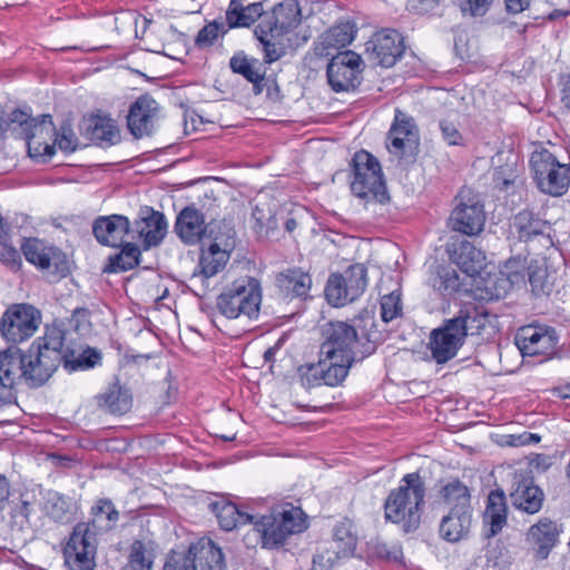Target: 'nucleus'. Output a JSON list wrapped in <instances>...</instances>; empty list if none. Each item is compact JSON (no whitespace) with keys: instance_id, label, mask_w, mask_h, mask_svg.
Masks as SVG:
<instances>
[{"instance_id":"nucleus-1","label":"nucleus","mask_w":570,"mask_h":570,"mask_svg":"<svg viewBox=\"0 0 570 570\" xmlns=\"http://www.w3.org/2000/svg\"><path fill=\"white\" fill-rule=\"evenodd\" d=\"M92 519L78 522L63 549L66 563L72 570H94L97 552V535L111 530L119 513L108 499H100L91 508Z\"/></svg>"},{"instance_id":"nucleus-2","label":"nucleus","mask_w":570,"mask_h":570,"mask_svg":"<svg viewBox=\"0 0 570 570\" xmlns=\"http://www.w3.org/2000/svg\"><path fill=\"white\" fill-rule=\"evenodd\" d=\"M425 494V483L419 472L405 474L385 499V519L400 524L405 532L416 530L421 523Z\"/></svg>"},{"instance_id":"nucleus-3","label":"nucleus","mask_w":570,"mask_h":570,"mask_svg":"<svg viewBox=\"0 0 570 570\" xmlns=\"http://www.w3.org/2000/svg\"><path fill=\"white\" fill-rule=\"evenodd\" d=\"M65 333L59 327H48L43 336L36 338L23 353L24 384L42 386L66 357Z\"/></svg>"},{"instance_id":"nucleus-4","label":"nucleus","mask_w":570,"mask_h":570,"mask_svg":"<svg viewBox=\"0 0 570 570\" xmlns=\"http://www.w3.org/2000/svg\"><path fill=\"white\" fill-rule=\"evenodd\" d=\"M250 524L262 548L267 550L282 548L292 535L307 528L303 510L291 503L273 507L262 515L253 514Z\"/></svg>"},{"instance_id":"nucleus-5","label":"nucleus","mask_w":570,"mask_h":570,"mask_svg":"<svg viewBox=\"0 0 570 570\" xmlns=\"http://www.w3.org/2000/svg\"><path fill=\"white\" fill-rule=\"evenodd\" d=\"M485 317L476 309L460 311L456 316L445 320L434 328L429 337L431 358L436 364H445L458 355L469 333L484 326Z\"/></svg>"},{"instance_id":"nucleus-6","label":"nucleus","mask_w":570,"mask_h":570,"mask_svg":"<svg viewBox=\"0 0 570 570\" xmlns=\"http://www.w3.org/2000/svg\"><path fill=\"white\" fill-rule=\"evenodd\" d=\"M262 303V286L258 279L245 276L236 279L216 299V307L229 320L246 316L258 317Z\"/></svg>"},{"instance_id":"nucleus-7","label":"nucleus","mask_w":570,"mask_h":570,"mask_svg":"<svg viewBox=\"0 0 570 570\" xmlns=\"http://www.w3.org/2000/svg\"><path fill=\"white\" fill-rule=\"evenodd\" d=\"M353 195L365 203L385 204L390 200L383 173L379 160L368 151L360 150L354 154L351 163Z\"/></svg>"},{"instance_id":"nucleus-8","label":"nucleus","mask_w":570,"mask_h":570,"mask_svg":"<svg viewBox=\"0 0 570 570\" xmlns=\"http://www.w3.org/2000/svg\"><path fill=\"white\" fill-rule=\"evenodd\" d=\"M375 347L370 343H360L355 330L348 323L336 321L324 326L320 352L327 357H337L341 362L356 363L373 354Z\"/></svg>"},{"instance_id":"nucleus-9","label":"nucleus","mask_w":570,"mask_h":570,"mask_svg":"<svg viewBox=\"0 0 570 570\" xmlns=\"http://www.w3.org/2000/svg\"><path fill=\"white\" fill-rule=\"evenodd\" d=\"M530 165L534 179L541 191L552 195H563L570 184V168L560 164L547 149L532 153Z\"/></svg>"},{"instance_id":"nucleus-10","label":"nucleus","mask_w":570,"mask_h":570,"mask_svg":"<svg viewBox=\"0 0 570 570\" xmlns=\"http://www.w3.org/2000/svg\"><path fill=\"white\" fill-rule=\"evenodd\" d=\"M367 287V269L354 264L343 273L332 274L325 286V296L333 306H344L357 299Z\"/></svg>"},{"instance_id":"nucleus-11","label":"nucleus","mask_w":570,"mask_h":570,"mask_svg":"<svg viewBox=\"0 0 570 570\" xmlns=\"http://www.w3.org/2000/svg\"><path fill=\"white\" fill-rule=\"evenodd\" d=\"M41 323V313L30 304H12L2 314L0 333L12 344L29 340Z\"/></svg>"},{"instance_id":"nucleus-12","label":"nucleus","mask_w":570,"mask_h":570,"mask_svg":"<svg viewBox=\"0 0 570 570\" xmlns=\"http://www.w3.org/2000/svg\"><path fill=\"white\" fill-rule=\"evenodd\" d=\"M364 63L361 56L352 50L333 56L326 68L328 85L335 92L354 90L362 80Z\"/></svg>"},{"instance_id":"nucleus-13","label":"nucleus","mask_w":570,"mask_h":570,"mask_svg":"<svg viewBox=\"0 0 570 570\" xmlns=\"http://www.w3.org/2000/svg\"><path fill=\"white\" fill-rule=\"evenodd\" d=\"M317 363H309L299 367L302 384L306 387L326 385L336 387L342 385L354 364L353 362H341L337 357H327L318 353Z\"/></svg>"},{"instance_id":"nucleus-14","label":"nucleus","mask_w":570,"mask_h":570,"mask_svg":"<svg viewBox=\"0 0 570 570\" xmlns=\"http://www.w3.org/2000/svg\"><path fill=\"white\" fill-rule=\"evenodd\" d=\"M404 50V39L394 29H382L365 43L367 59L383 68L393 67L401 59Z\"/></svg>"},{"instance_id":"nucleus-15","label":"nucleus","mask_w":570,"mask_h":570,"mask_svg":"<svg viewBox=\"0 0 570 570\" xmlns=\"http://www.w3.org/2000/svg\"><path fill=\"white\" fill-rule=\"evenodd\" d=\"M514 340L522 356H542L543 360L554 353L558 344L556 330L539 325L521 327Z\"/></svg>"},{"instance_id":"nucleus-16","label":"nucleus","mask_w":570,"mask_h":570,"mask_svg":"<svg viewBox=\"0 0 570 570\" xmlns=\"http://www.w3.org/2000/svg\"><path fill=\"white\" fill-rule=\"evenodd\" d=\"M168 224L161 212L141 207L138 218L131 224V236L141 239L146 249L158 246L167 235Z\"/></svg>"},{"instance_id":"nucleus-17","label":"nucleus","mask_w":570,"mask_h":570,"mask_svg":"<svg viewBox=\"0 0 570 570\" xmlns=\"http://www.w3.org/2000/svg\"><path fill=\"white\" fill-rule=\"evenodd\" d=\"M459 197L460 202L450 216L452 229L469 236L479 234L485 223L483 205L473 198L464 200V191H461Z\"/></svg>"},{"instance_id":"nucleus-18","label":"nucleus","mask_w":570,"mask_h":570,"mask_svg":"<svg viewBox=\"0 0 570 570\" xmlns=\"http://www.w3.org/2000/svg\"><path fill=\"white\" fill-rule=\"evenodd\" d=\"M92 234L102 246L120 247L125 236L131 235V223L127 216L119 214L98 216L92 223Z\"/></svg>"},{"instance_id":"nucleus-19","label":"nucleus","mask_w":570,"mask_h":570,"mask_svg":"<svg viewBox=\"0 0 570 570\" xmlns=\"http://www.w3.org/2000/svg\"><path fill=\"white\" fill-rule=\"evenodd\" d=\"M158 116V104L148 95L138 97L130 106L127 126L136 138L151 134Z\"/></svg>"},{"instance_id":"nucleus-20","label":"nucleus","mask_w":570,"mask_h":570,"mask_svg":"<svg viewBox=\"0 0 570 570\" xmlns=\"http://www.w3.org/2000/svg\"><path fill=\"white\" fill-rule=\"evenodd\" d=\"M416 142L417 130L413 118L397 109L386 141L389 151L403 157L407 150H413Z\"/></svg>"},{"instance_id":"nucleus-21","label":"nucleus","mask_w":570,"mask_h":570,"mask_svg":"<svg viewBox=\"0 0 570 570\" xmlns=\"http://www.w3.org/2000/svg\"><path fill=\"white\" fill-rule=\"evenodd\" d=\"M21 250L26 259L41 271H48L52 265L61 274H65L67 269L61 267V265H66L62 252L38 238L26 239L21 245Z\"/></svg>"},{"instance_id":"nucleus-22","label":"nucleus","mask_w":570,"mask_h":570,"mask_svg":"<svg viewBox=\"0 0 570 570\" xmlns=\"http://www.w3.org/2000/svg\"><path fill=\"white\" fill-rule=\"evenodd\" d=\"M510 500L515 509L535 514L543 505L544 493L531 478H515L510 491Z\"/></svg>"},{"instance_id":"nucleus-23","label":"nucleus","mask_w":570,"mask_h":570,"mask_svg":"<svg viewBox=\"0 0 570 570\" xmlns=\"http://www.w3.org/2000/svg\"><path fill=\"white\" fill-rule=\"evenodd\" d=\"M174 230L185 245L198 244L207 233L204 214L194 206L183 208L176 217Z\"/></svg>"},{"instance_id":"nucleus-24","label":"nucleus","mask_w":570,"mask_h":570,"mask_svg":"<svg viewBox=\"0 0 570 570\" xmlns=\"http://www.w3.org/2000/svg\"><path fill=\"white\" fill-rule=\"evenodd\" d=\"M508 522V504L503 490L490 491L483 512L484 537L490 539L499 534Z\"/></svg>"},{"instance_id":"nucleus-25","label":"nucleus","mask_w":570,"mask_h":570,"mask_svg":"<svg viewBox=\"0 0 570 570\" xmlns=\"http://www.w3.org/2000/svg\"><path fill=\"white\" fill-rule=\"evenodd\" d=\"M275 284L283 299H305L309 295L312 277L301 268H287L276 275Z\"/></svg>"},{"instance_id":"nucleus-26","label":"nucleus","mask_w":570,"mask_h":570,"mask_svg":"<svg viewBox=\"0 0 570 570\" xmlns=\"http://www.w3.org/2000/svg\"><path fill=\"white\" fill-rule=\"evenodd\" d=\"M191 570H224L222 549L213 540L202 538L189 547Z\"/></svg>"},{"instance_id":"nucleus-27","label":"nucleus","mask_w":570,"mask_h":570,"mask_svg":"<svg viewBox=\"0 0 570 570\" xmlns=\"http://www.w3.org/2000/svg\"><path fill=\"white\" fill-rule=\"evenodd\" d=\"M561 528L552 520L543 518L533 524L528 531V540L537 546L535 556L540 560H544L551 550L559 542Z\"/></svg>"},{"instance_id":"nucleus-28","label":"nucleus","mask_w":570,"mask_h":570,"mask_svg":"<svg viewBox=\"0 0 570 570\" xmlns=\"http://www.w3.org/2000/svg\"><path fill=\"white\" fill-rule=\"evenodd\" d=\"M85 135L90 141L102 148L114 146L121 139L116 121L101 115H95L88 119Z\"/></svg>"},{"instance_id":"nucleus-29","label":"nucleus","mask_w":570,"mask_h":570,"mask_svg":"<svg viewBox=\"0 0 570 570\" xmlns=\"http://www.w3.org/2000/svg\"><path fill=\"white\" fill-rule=\"evenodd\" d=\"M23 352L9 347L0 353V382L16 394V386L24 383Z\"/></svg>"},{"instance_id":"nucleus-30","label":"nucleus","mask_w":570,"mask_h":570,"mask_svg":"<svg viewBox=\"0 0 570 570\" xmlns=\"http://www.w3.org/2000/svg\"><path fill=\"white\" fill-rule=\"evenodd\" d=\"M472 523L471 510L451 509L443 517L440 524V534L448 542H459L468 538Z\"/></svg>"},{"instance_id":"nucleus-31","label":"nucleus","mask_w":570,"mask_h":570,"mask_svg":"<svg viewBox=\"0 0 570 570\" xmlns=\"http://www.w3.org/2000/svg\"><path fill=\"white\" fill-rule=\"evenodd\" d=\"M209 510L216 515L219 527L232 531L242 524H250L253 514L240 511L237 505L225 497H218L209 502Z\"/></svg>"},{"instance_id":"nucleus-32","label":"nucleus","mask_w":570,"mask_h":570,"mask_svg":"<svg viewBox=\"0 0 570 570\" xmlns=\"http://www.w3.org/2000/svg\"><path fill=\"white\" fill-rule=\"evenodd\" d=\"M259 23L272 27L275 35L284 36L301 23V10L293 2L277 4L272 16L264 18Z\"/></svg>"},{"instance_id":"nucleus-33","label":"nucleus","mask_w":570,"mask_h":570,"mask_svg":"<svg viewBox=\"0 0 570 570\" xmlns=\"http://www.w3.org/2000/svg\"><path fill=\"white\" fill-rule=\"evenodd\" d=\"M6 120L8 122V130L17 132L20 138L30 130H37L40 135L43 132L50 135L53 131V124L50 115H42L41 120H38L23 110L16 109Z\"/></svg>"},{"instance_id":"nucleus-34","label":"nucleus","mask_w":570,"mask_h":570,"mask_svg":"<svg viewBox=\"0 0 570 570\" xmlns=\"http://www.w3.org/2000/svg\"><path fill=\"white\" fill-rule=\"evenodd\" d=\"M254 33L262 46L266 63L271 65L285 56L286 46L283 42V36L275 35L272 27L266 23H258Z\"/></svg>"},{"instance_id":"nucleus-35","label":"nucleus","mask_w":570,"mask_h":570,"mask_svg":"<svg viewBox=\"0 0 570 570\" xmlns=\"http://www.w3.org/2000/svg\"><path fill=\"white\" fill-rule=\"evenodd\" d=\"M452 257L460 269L470 276L478 274L485 261L484 253L468 240L460 243Z\"/></svg>"},{"instance_id":"nucleus-36","label":"nucleus","mask_w":570,"mask_h":570,"mask_svg":"<svg viewBox=\"0 0 570 570\" xmlns=\"http://www.w3.org/2000/svg\"><path fill=\"white\" fill-rule=\"evenodd\" d=\"M262 13L263 7L261 2L243 6L239 0H230L228 9L226 10V21L228 28L249 27Z\"/></svg>"},{"instance_id":"nucleus-37","label":"nucleus","mask_w":570,"mask_h":570,"mask_svg":"<svg viewBox=\"0 0 570 570\" xmlns=\"http://www.w3.org/2000/svg\"><path fill=\"white\" fill-rule=\"evenodd\" d=\"M229 261V252L222 249L217 243L203 248L199 255V275L209 278L224 269Z\"/></svg>"},{"instance_id":"nucleus-38","label":"nucleus","mask_w":570,"mask_h":570,"mask_svg":"<svg viewBox=\"0 0 570 570\" xmlns=\"http://www.w3.org/2000/svg\"><path fill=\"white\" fill-rule=\"evenodd\" d=\"M100 409L111 414H124L131 407V395L127 389L118 384L110 386L105 393L97 396Z\"/></svg>"},{"instance_id":"nucleus-39","label":"nucleus","mask_w":570,"mask_h":570,"mask_svg":"<svg viewBox=\"0 0 570 570\" xmlns=\"http://www.w3.org/2000/svg\"><path fill=\"white\" fill-rule=\"evenodd\" d=\"M330 546L336 548L341 553L351 557L357 546V533L352 520L344 518L333 528Z\"/></svg>"},{"instance_id":"nucleus-40","label":"nucleus","mask_w":570,"mask_h":570,"mask_svg":"<svg viewBox=\"0 0 570 570\" xmlns=\"http://www.w3.org/2000/svg\"><path fill=\"white\" fill-rule=\"evenodd\" d=\"M256 59L249 60L243 52L234 55L229 60V67L234 73L242 75L247 81L253 83L255 95L263 91L262 81L264 73L257 68Z\"/></svg>"},{"instance_id":"nucleus-41","label":"nucleus","mask_w":570,"mask_h":570,"mask_svg":"<svg viewBox=\"0 0 570 570\" xmlns=\"http://www.w3.org/2000/svg\"><path fill=\"white\" fill-rule=\"evenodd\" d=\"M154 558L153 541L135 540L130 546L128 561L124 570H151Z\"/></svg>"},{"instance_id":"nucleus-42","label":"nucleus","mask_w":570,"mask_h":570,"mask_svg":"<svg viewBox=\"0 0 570 570\" xmlns=\"http://www.w3.org/2000/svg\"><path fill=\"white\" fill-rule=\"evenodd\" d=\"M140 249L134 243H126L119 253L109 256L105 267L107 273L127 272L139 264Z\"/></svg>"},{"instance_id":"nucleus-43","label":"nucleus","mask_w":570,"mask_h":570,"mask_svg":"<svg viewBox=\"0 0 570 570\" xmlns=\"http://www.w3.org/2000/svg\"><path fill=\"white\" fill-rule=\"evenodd\" d=\"M513 226L520 239L529 240L534 236L542 235L547 228V223L531 210L524 209L514 216Z\"/></svg>"},{"instance_id":"nucleus-44","label":"nucleus","mask_w":570,"mask_h":570,"mask_svg":"<svg viewBox=\"0 0 570 570\" xmlns=\"http://www.w3.org/2000/svg\"><path fill=\"white\" fill-rule=\"evenodd\" d=\"M354 39V30L350 23H340L331 27L320 37V45L326 55L330 49H340L348 46Z\"/></svg>"},{"instance_id":"nucleus-45","label":"nucleus","mask_w":570,"mask_h":570,"mask_svg":"<svg viewBox=\"0 0 570 570\" xmlns=\"http://www.w3.org/2000/svg\"><path fill=\"white\" fill-rule=\"evenodd\" d=\"M428 284L442 297L451 296L460 286L456 272L449 267H438L429 277Z\"/></svg>"},{"instance_id":"nucleus-46","label":"nucleus","mask_w":570,"mask_h":570,"mask_svg":"<svg viewBox=\"0 0 570 570\" xmlns=\"http://www.w3.org/2000/svg\"><path fill=\"white\" fill-rule=\"evenodd\" d=\"M355 330L360 343H370L375 346L380 340V333L376 330L375 315L373 311L363 309L350 324Z\"/></svg>"},{"instance_id":"nucleus-47","label":"nucleus","mask_w":570,"mask_h":570,"mask_svg":"<svg viewBox=\"0 0 570 570\" xmlns=\"http://www.w3.org/2000/svg\"><path fill=\"white\" fill-rule=\"evenodd\" d=\"M47 514L56 522L67 523L73 517V503L70 498L49 492L46 500Z\"/></svg>"},{"instance_id":"nucleus-48","label":"nucleus","mask_w":570,"mask_h":570,"mask_svg":"<svg viewBox=\"0 0 570 570\" xmlns=\"http://www.w3.org/2000/svg\"><path fill=\"white\" fill-rule=\"evenodd\" d=\"M55 130L47 135L43 132L40 135L37 130H30L29 132H26L21 138L26 140L28 154L31 158H42L43 161H46L48 158L52 157L55 155V145L49 144L46 141V137L53 136Z\"/></svg>"},{"instance_id":"nucleus-49","label":"nucleus","mask_w":570,"mask_h":570,"mask_svg":"<svg viewBox=\"0 0 570 570\" xmlns=\"http://www.w3.org/2000/svg\"><path fill=\"white\" fill-rule=\"evenodd\" d=\"M443 500L452 505V509L471 510L470 492L468 487L459 480H453L441 490Z\"/></svg>"},{"instance_id":"nucleus-50","label":"nucleus","mask_w":570,"mask_h":570,"mask_svg":"<svg viewBox=\"0 0 570 570\" xmlns=\"http://www.w3.org/2000/svg\"><path fill=\"white\" fill-rule=\"evenodd\" d=\"M530 261L528 257L515 256L505 262L500 274L511 286H521L527 283V272Z\"/></svg>"},{"instance_id":"nucleus-51","label":"nucleus","mask_w":570,"mask_h":570,"mask_svg":"<svg viewBox=\"0 0 570 570\" xmlns=\"http://www.w3.org/2000/svg\"><path fill=\"white\" fill-rule=\"evenodd\" d=\"M343 558H347V556L326 543L314 554L311 570H333Z\"/></svg>"},{"instance_id":"nucleus-52","label":"nucleus","mask_w":570,"mask_h":570,"mask_svg":"<svg viewBox=\"0 0 570 570\" xmlns=\"http://www.w3.org/2000/svg\"><path fill=\"white\" fill-rule=\"evenodd\" d=\"M101 360V353L92 347H87L83 350L79 356L75 360H69L68 354L66 353V357L62 360L65 362V366L75 371V370H88L97 365Z\"/></svg>"},{"instance_id":"nucleus-53","label":"nucleus","mask_w":570,"mask_h":570,"mask_svg":"<svg viewBox=\"0 0 570 570\" xmlns=\"http://www.w3.org/2000/svg\"><path fill=\"white\" fill-rule=\"evenodd\" d=\"M547 269L539 261L530 259L527 279L531 285V291L535 295L544 292L547 285Z\"/></svg>"},{"instance_id":"nucleus-54","label":"nucleus","mask_w":570,"mask_h":570,"mask_svg":"<svg viewBox=\"0 0 570 570\" xmlns=\"http://www.w3.org/2000/svg\"><path fill=\"white\" fill-rule=\"evenodd\" d=\"M226 31L227 29L223 22H209L198 31L195 43L198 48L210 47L218 37L225 35Z\"/></svg>"},{"instance_id":"nucleus-55","label":"nucleus","mask_w":570,"mask_h":570,"mask_svg":"<svg viewBox=\"0 0 570 570\" xmlns=\"http://www.w3.org/2000/svg\"><path fill=\"white\" fill-rule=\"evenodd\" d=\"M439 128L442 134V139L449 146H462L464 144V138L454 120L442 118L439 120Z\"/></svg>"},{"instance_id":"nucleus-56","label":"nucleus","mask_w":570,"mask_h":570,"mask_svg":"<svg viewBox=\"0 0 570 570\" xmlns=\"http://www.w3.org/2000/svg\"><path fill=\"white\" fill-rule=\"evenodd\" d=\"M401 311L402 307L399 294L393 292L381 298V317L383 322L387 323L393 321L401 314Z\"/></svg>"},{"instance_id":"nucleus-57","label":"nucleus","mask_w":570,"mask_h":570,"mask_svg":"<svg viewBox=\"0 0 570 570\" xmlns=\"http://www.w3.org/2000/svg\"><path fill=\"white\" fill-rule=\"evenodd\" d=\"M253 218L256 223V228L258 232L264 230L267 234L269 230H273L277 227L275 214L271 209L261 207L259 204H257L253 209Z\"/></svg>"},{"instance_id":"nucleus-58","label":"nucleus","mask_w":570,"mask_h":570,"mask_svg":"<svg viewBox=\"0 0 570 570\" xmlns=\"http://www.w3.org/2000/svg\"><path fill=\"white\" fill-rule=\"evenodd\" d=\"M0 261L11 268L18 267L21 262L20 254L10 243L7 230L0 239Z\"/></svg>"},{"instance_id":"nucleus-59","label":"nucleus","mask_w":570,"mask_h":570,"mask_svg":"<svg viewBox=\"0 0 570 570\" xmlns=\"http://www.w3.org/2000/svg\"><path fill=\"white\" fill-rule=\"evenodd\" d=\"M57 137L52 145H57L60 150L72 153L77 149L78 138L69 126H62L60 131L55 134Z\"/></svg>"},{"instance_id":"nucleus-60","label":"nucleus","mask_w":570,"mask_h":570,"mask_svg":"<svg viewBox=\"0 0 570 570\" xmlns=\"http://www.w3.org/2000/svg\"><path fill=\"white\" fill-rule=\"evenodd\" d=\"M189 550L185 552L171 551L165 561L164 570H191Z\"/></svg>"},{"instance_id":"nucleus-61","label":"nucleus","mask_w":570,"mask_h":570,"mask_svg":"<svg viewBox=\"0 0 570 570\" xmlns=\"http://www.w3.org/2000/svg\"><path fill=\"white\" fill-rule=\"evenodd\" d=\"M493 0H463L461 10L472 17H481L488 12Z\"/></svg>"},{"instance_id":"nucleus-62","label":"nucleus","mask_w":570,"mask_h":570,"mask_svg":"<svg viewBox=\"0 0 570 570\" xmlns=\"http://www.w3.org/2000/svg\"><path fill=\"white\" fill-rule=\"evenodd\" d=\"M532 0H504L505 10L509 13L517 14L527 10Z\"/></svg>"},{"instance_id":"nucleus-63","label":"nucleus","mask_w":570,"mask_h":570,"mask_svg":"<svg viewBox=\"0 0 570 570\" xmlns=\"http://www.w3.org/2000/svg\"><path fill=\"white\" fill-rule=\"evenodd\" d=\"M511 441L509 442L510 445L512 446H518V445H525V444H530L531 442H539L540 441V436L537 435V434H533V433H523L521 435H511Z\"/></svg>"},{"instance_id":"nucleus-64","label":"nucleus","mask_w":570,"mask_h":570,"mask_svg":"<svg viewBox=\"0 0 570 570\" xmlns=\"http://www.w3.org/2000/svg\"><path fill=\"white\" fill-rule=\"evenodd\" d=\"M9 497V483L7 479L0 474V502Z\"/></svg>"}]
</instances>
